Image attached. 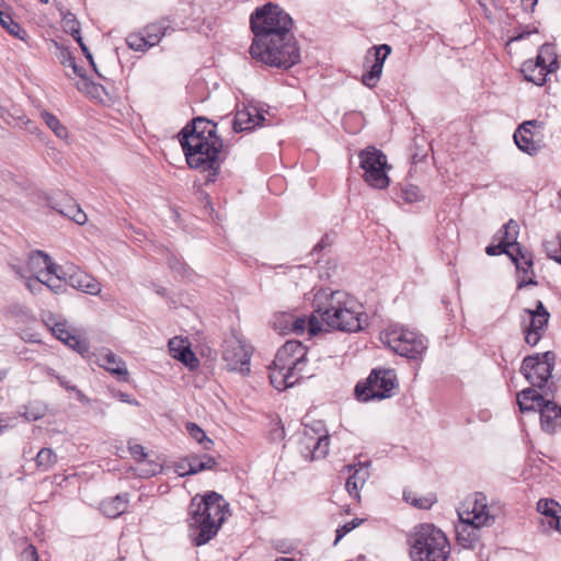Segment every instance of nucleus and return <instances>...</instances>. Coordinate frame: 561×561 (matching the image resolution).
<instances>
[{
	"mask_svg": "<svg viewBox=\"0 0 561 561\" xmlns=\"http://www.w3.org/2000/svg\"><path fill=\"white\" fill-rule=\"evenodd\" d=\"M217 123L196 116L179 131L178 139L190 169L204 173V184L215 183L227 159V147L217 133Z\"/></svg>",
	"mask_w": 561,
	"mask_h": 561,
	"instance_id": "obj_1",
	"label": "nucleus"
},
{
	"mask_svg": "<svg viewBox=\"0 0 561 561\" xmlns=\"http://www.w3.org/2000/svg\"><path fill=\"white\" fill-rule=\"evenodd\" d=\"M230 515L229 503L215 491L195 495L187 508L188 536L196 547L209 542Z\"/></svg>",
	"mask_w": 561,
	"mask_h": 561,
	"instance_id": "obj_2",
	"label": "nucleus"
},
{
	"mask_svg": "<svg viewBox=\"0 0 561 561\" xmlns=\"http://www.w3.org/2000/svg\"><path fill=\"white\" fill-rule=\"evenodd\" d=\"M353 305L346 294L340 290L327 293L321 289L313 299L314 312L321 317L322 322L343 332H357L363 329V313L355 311Z\"/></svg>",
	"mask_w": 561,
	"mask_h": 561,
	"instance_id": "obj_3",
	"label": "nucleus"
},
{
	"mask_svg": "<svg viewBox=\"0 0 561 561\" xmlns=\"http://www.w3.org/2000/svg\"><path fill=\"white\" fill-rule=\"evenodd\" d=\"M249 53L254 60L278 69H289L300 61V49L291 33L252 42Z\"/></svg>",
	"mask_w": 561,
	"mask_h": 561,
	"instance_id": "obj_4",
	"label": "nucleus"
},
{
	"mask_svg": "<svg viewBox=\"0 0 561 561\" xmlns=\"http://www.w3.org/2000/svg\"><path fill=\"white\" fill-rule=\"evenodd\" d=\"M408 542L413 561H447L450 545L444 531L433 524L414 527Z\"/></svg>",
	"mask_w": 561,
	"mask_h": 561,
	"instance_id": "obj_5",
	"label": "nucleus"
},
{
	"mask_svg": "<svg viewBox=\"0 0 561 561\" xmlns=\"http://www.w3.org/2000/svg\"><path fill=\"white\" fill-rule=\"evenodd\" d=\"M291 16L277 3L267 2L256 8L250 15L253 42L267 41L290 33Z\"/></svg>",
	"mask_w": 561,
	"mask_h": 561,
	"instance_id": "obj_6",
	"label": "nucleus"
},
{
	"mask_svg": "<svg viewBox=\"0 0 561 561\" xmlns=\"http://www.w3.org/2000/svg\"><path fill=\"white\" fill-rule=\"evenodd\" d=\"M556 360L557 355L552 351L535 353L523 359L519 371L533 387L554 397L557 387L553 381L549 382V380L552 378Z\"/></svg>",
	"mask_w": 561,
	"mask_h": 561,
	"instance_id": "obj_7",
	"label": "nucleus"
},
{
	"mask_svg": "<svg viewBox=\"0 0 561 561\" xmlns=\"http://www.w3.org/2000/svg\"><path fill=\"white\" fill-rule=\"evenodd\" d=\"M380 340L396 354L410 359L420 358L427 348L423 335L402 327L388 329L381 334Z\"/></svg>",
	"mask_w": 561,
	"mask_h": 561,
	"instance_id": "obj_8",
	"label": "nucleus"
},
{
	"mask_svg": "<svg viewBox=\"0 0 561 561\" xmlns=\"http://www.w3.org/2000/svg\"><path fill=\"white\" fill-rule=\"evenodd\" d=\"M398 386L394 370L373 369L364 382L355 386L354 393L358 401L382 400L392 396V390Z\"/></svg>",
	"mask_w": 561,
	"mask_h": 561,
	"instance_id": "obj_9",
	"label": "nucleus"
},
{
	"mask_svg": "<svg viewBox=\"0 0 561 561\" xmlns=\"http://www.w3.org/2000/svg\"><path fill=\"white\" fill-rule=\"evenodd\" d=\"M359 167L365 171L364 180L375 188H386L389 185L386 154L375 146H368L358 153Z\"/></svg>",
	"mask_w": 561,
	"mask_h": 561,
	"instance_id": "obj_10",
	"label": "nucleus"
},
{
	"mask_svg": "<svg viewBox=\"0 0 561 561\" xmlns=\"http://www.w3.org/2000/svg\"><path fill=\"white\" fill-rule=\"evenodd\" d=\"M550 313L541 300L536 301L534 309L525 308L520 314V327L526 344L534 347L545 335Z\"/></svg>",
	"mask_w": 561,
	"mask_h": 561,
	"instance_id": "obj_11",
	"label": "nucleus"
},
{
	"mask_svg": "<svg viewBox=\"0 0 561 561\" xmlns=\"http://www.w3.org/2000/svg\"><path fill=\"white\" fill-rule=\"evenodd\" d=\"M222 359L229 371H238L241 375L250 373L251 351L238 339L225 340Z\"/></svg>",
	"mask_w": 561,
	"mask_h": 561,
	"instance_id": "obj_12",
	"label": "nucleus"
},
{
	"mask_svg": "<svg viewBox=\"0 0 561 561\" xmlns=\"http://www.w3.org/2000/svg\"><path fill=\"white\" fill-rule=\"evenodd\" d=\"M329 435L320 434L312 426H305L299 438V451L306 459L317 460L324 458L329 453Z\"/></svg>",
	"mask_w": 561,
	"mask_h": 561,
	"instance_id": "obj_13",
	"label": "nucleus"
},
{
	"mask_svg": "<svg viewBox=\"0 0 561 561\" xmlns=\"http://www.w3.org/2000/svg\"><path fill=\"white\" fill-rule=\"evenodd\" d=\"M391 53V47L388 44H381L378 46H373L368 49L365 56V67H368V70L363 73L362 82L368 88H374L382 72V67L385 60Z\"/></svg>",
	"mask_w": 561,
	"mask_h": 561,
	"instance_id": "obj_14",
	"label": "nucleus"
},
{
	"mask_svg": "<svg viewBox=\"0 0 561 561\" xmlns=\"http://www.w3.org/2000/svg\"><path fill=\"white\" fill-rule=\"evenodd\" d=\"M304 376L301 370L291 369L286 363H276V358L270 366L271 385L278 391L290 388L299 382Z\"/></svg>",
	"mask_w": 561,
	"mask_h": 561,
	"instance_id": "obj_15",
	"label": "nucleus"
},
{
	"mask_svg": "<svg viewBox=\"0 0 561 561\" xmlns=\"http://www.w3.org/2000/svg\"><path fill=\"white\" fill-rule=\"evenodd\" d=\"M307 347L300 341H287L276 353V363H286L291 369L302 371L307 360Z\"/></svg>",
	"mask_w": 561,
	"mask_h": 561,
	"instance_id": "obj_16",
	"label": "nucleus"
},
{
	"mask_svg": "<svg viewBox=\"0 0 561 561\" xmlns=\"http://www.w3.org/2000/svg\"><path fill=\"white\" fill-rule=\"evenodd\" d=\"M266 121L263 113L256 106L244 105L238 110L232 119V130L234 133L251 131L257 126H262Z\"/></svg>",
	"mask_w": 561,
	"mask_h": 561,
	"instance_id": "obj_17",
	"label": "nucleus"
},
{
	"mask_svg": "<svg viewBox=\"0 0 561 561\" xmlns=\"http://www.w3.org/2000/svg\"><path fill=\"white\" fill-rule=\"evenodd\" d=\"M540 123L536 119L526 121L520 124L514 133V141L519 150L529 154L536 156L540 149L541 144L534 139L533 128Z\"/></svg>",
	"mask_w": 561,
	"mask_h": 561,
	"instance_id": "obj_18",
	"label": "nucleus"
},
{
	"mask_svg": "<svg viewBox=\"0 0 561 561\" xmlns=\"http://www.w3.org/2000/svg\"><path fill=\"white\" fill-rule=\"evenodd\" d=\"M458 515L459 523L455 526L457 543L462 548L472 549L480 538L479 530L484 525L473 524L465 518L463 513H458Z\"/></svg>",
	"mask_w": 561,
	"mask_h": 561,
	"instance_id": "obj_19",
	"label": "nucleus"
},
{
	"mask_svg": "<svg viewBox=\"0 0 561 561\" xmlns=\"http://www.w3.org/2000/svg\"><path fill=\"white\" fill-rule=\"evenodd\" d=\"M550 398L551 396L546 394L545 391L533 386L523 389L516 397L517 404L523 413L539 411Z\"/></svg>",
	"mask_w": 561,
	"mask_h": 561,
	"instance_id": "obj_20",
	"label": "nucleus"
},
{
	"mask_svg": "<svg viewBox=\"0 0 561 561\" xmlns=\"http://www.w3.org/2000/svg\"><path fill=\"white\" fill-rule=\"evenodd\" d=\"M553 399L554 397H551L538 411L541 428L549 434L554 433L557 428L561 427V405L557 404Z\"/></svg>",
	"mask_w": 561,
	"mask_h": 561,
	"instance_id": "obj_21",
	"label": "nucleus"
},
{
	"mask_svg": "<svg viewBox=\"0 0 561 561\" xmlns=\"http://www.w3.org/2000/svg\"><path fill=\"white\" fill-rule=\"evenodd\" d=\"M27 267L33 274L43 277L45 275L56 274V271H60V266L55 264L48 254L39 250L31 253Z\"/></svg>",
	"mask_w": 561,
	"mask_h": 561,
	"instance_id": "obj_22",
	"label": "nucleus"
},
{
	"mask_svg": "<svg viewBox=\"0 0 561 561\" xmlns=\"http://www.w3.org/2000/svg\"><path fill=\"white\" fill-rule=\"evenodd\" d=\"M99 366L111 373L116 377L118 381L128 380V370L122 358L117 357L113 352L107 351L104 354H100L98 358Z\"/></svg>",
	"mask_w": 561,
	"mask_h": 561,
	"instance_id": "obj_23",
	"label": "nucleus"
},
{
	"mask_svg": "<svg viewBox=\"0 0 561 561\" xmlns=\"http://www.w3.org/2000/svg\"><path fill=\"white\" fill-rule=\"evenodd\" d=\"M461 513H463L465 518L477 525L488 526L489 520H494V517L488 512L485 496L482 493L476 494L471 510L462 511Z\"/></svg>",
	"mask_w": 561,
	"mask_h": 561,
	"instance_id": "obj_24",
	"label": "nucleus"
},
{
	"mask_svg": "<svg viewBox=\"0 0 561 561\" xmlns=\"http://www.w3.org/2000/svg\"><path fill=\"white\" fill-rule=\"evenodd\" d=\"M61 22L65 32L69 33L73 39L78 43L81 48L83 55L87 59H91V51L88 46L84 44L83 38L80 33V23L77 20L76 15L70 11L60 10Z\"/></svg>",
	"mask_w": 561,
	"mask_h": 561,
	"instance_id": "obj_25",
	"label": "nucleus"
},
{
	"mask_svg": "<svg viewBox=\"0 0 561 561\" xmlns=\"http://www.w3.org/2000/svg\"><path fill=\"white\" fill-rule=\"evenodd\" d=\"M68 284L72 288L90 295H98L101 291V284L94 277L83 272L71 274Z\"/></svg>",
	"mask_w": 561,
	"mask_h": 561,
	"instance_id": "obj_26",
	"label": "nucleus"
},
{
	"mask_svg": "<svg viewBox=\"0 0 561 561\" xmlns=\"http://www.w3.org/2000/svg\"><path fill=\"white\" fill-rule=\"evenodd\" d=\"M533 60L540 68H546L548 75L554 72L559 68V60L558 55L556 53V46L551 43L542 44L540 46L538 55Z\"/></svg>",
	"mask_w": 561,
	"mask_h": 561,
	"instance_id": "obj_27",
	"label": "nucleus"
},
{
	"mask_svg": "<svg viewBox=\"0 0 561 561\" xmlns=\"http://www.w3.org/2000/svg\"><path fill=\"white\" fill-rule=\"evenodd\" d=\"M128 496V493H123L102 501L100 506L101 512L108 518L121 516L127 510Z\"/></svg>",
	"mask_w": 561,
	"mask_h": 561,
	"instance_id": "obj_28",
	"label": "nucleus"
},
{
	"mask_svg": "<svg viewBox=\"0 0 561 561\" xmlns=\"http://www.w3.org/2000/svg\"><path fill=\"white\" fill-rule=\"evenodd\" d=\"M55 336L65 343L70 348L77 351L80 355L83 357L89 354L90 347L89 344L85 341L80 340L78 336L73 335L71 332L66 330L65 328H61L59 324H57L54 329Z\"/></svg>",
	"mask_w": 561,
	"mask_h": 561,
	"instance_id": "obj_29",
	"label": "nucleus"
},
{
	"mask_svg": "<svg viewBox=\"0 0 561 561\" xmlns=\"http://www.w3.org/2000/svg\"><path fill=\"white\" fill-rule=\"evenodd\" d=\"M537 511L542 515L541 526L546 529L552 523H559L557 515L561 513V506L552 499H541L537 503Z\"/></svg>",
	"mask_w": 561,
	"mask_h": 561,
	"instance_id": "obj_30",
	"label": "nucleus"
},
{
	"mask_svg": "<svg viewBox=\"0 0 561 561\" xmlns=\"http://www.w3.org/2000/svg\"><path fill=\"white\" fill-rule=\"evenodd\" d=\"M170 352L173 354V357L180 360L183 365H185L190 370H194L199 366V360L194 354V352L190 348L188 345L178 344L175 347V341L171 340L169 342Z\"/></svg>",
	"mask_w": 561,
	"mask_h": 561,
	"instance_id": "obj_31",
	"label": "nucleus"
},
{
	"mask_svg": "<svg viewBox=\"0 0 561 561\" xmlns=\"http://www.w3.org/2000/svg\"><path fill=\"white\" fill-rule=\"evenodd\" d=\"M520 72L524 79L536 85H543L547 82L548 71L546 68H540L534 62L533 59L525 60L522 65Z\"/></svg>",
	"mask_w": 561,
	"mask_h": 561,
	"instance_id": "obj_32",
	"label": "nucleus"
},
{
	"mask_svg": "<svg viewBox=\"0 0 561 561\" xmlns=\"http://www.w3.org/2000/svg\"><path fill=\"white\" fill-rule=\"evenodd\" d=\"M368 476L367 467L358 463V468L348 477L345 484L351 496H358V491L364 485Z\"/></svg>",
	"mask_w": 561,
	"mask_h": 561,
	"instance_id": "obj_33",
	"label": "nucleus"
},
{
	"mask_svg": "<svg viewBox=\"0 0 561 561\" xmlns=\"http://www.w3.org/2000/svg\"><path fill=\"white\" fill-rule=\"evenodd\" d=\"M168 20L163 19L159 22L151 23L145 27V35L150 39L151 46L157 45L161 38L167 34L170 25L167 23Z\"/></svg>",
	"mask_w": 561,
	"mask_h": 561,
	"instance_id": "obj_34",
	"label": "nucleus"
},
{
	"mask_svg": "<svg viewBox=\"0 0 561 561\" xmlns=\"http://www.w3.org/2000/svg\"><path fill=\"white\" fill-rule=\"evenodd\" d=\"M56 48L58 49L57 58L60 61L62 66L71 67L73 70V73L78 77H83V68L78 66L76 62V58L73 57L72 53L65 46L60 45L57 42H54Z\"/></svg>",
	"mask_w": 561,
	"mask_h": 561,
	"instance_id": "obj_35",
	"label": "nucleus"
},
{
	"mask_svg": "<svg viewBox=\"0 0 561 561\" xmlns=\"http://www.w3.org/2000/svg\"><path fill=\"white\" fill-rule=\"evenodd\" d=\"M168 266L175 274L182 278L190 277L193 274V270L180 257L173 253H169L167 256Z\"/></svg>",
	"mask_w": 561,
	"mask_h": 561,
	"instance_id": "obj_36",
	"label": "nucleus"
},
{
	"mask_svg": "<svg viewBox=\"0 0 561 561\" xmlns=\"http://www.w3.org/2000/svg\"><path fill=\"white\" fill-rule=\"evenodd\" d=\"M41 117L44 121V123L49 127L54 134L60 138L65 139L68 136L67 128L60 123V121L50 112L43 111L41 113Z\"/></svg>",
	"mask_w": 561,
	"mask_h": 561,
	"instance_id": "obj_37",
	"label": "nucleus"
},
{
	"mask_svg": "<svg viewBox=\"0 0 561 561\" xmlns=\"http://www.w3.org/2000/svg\"><path fill=\"white\" fill-rule=\"evenodd\" d=\"M518 224L510 219L502 229L497 232L499 239L501 241H506L507 247L511 249V245L517 243V236H518Z\"/></svg>",
	"mask_w": 561,
	"mask_h": 561,
	"instance_id": "obj_38",
	"label": "nucleus"
},
{
	"mask_svg": "<svg viewBox=\"0 0 561 561\" xmlns=\"http://www.w3.org/2000/svg\"><path fill=\"white\" fill-rule=\"evenodd\" d=\"M186 431L190 436L195 439L205 450L211 449L214 442L205 434V432L196 423L187 422Z\"/></svg>",
	"mask_w": 561,
	"mask_h": 561,
	"instance_id": "obj_39",
	"label": "nucleus"
},
{
	"mask_svg": "<svg viewBox=\"0 0 561 561\" xmlns=\"http://www.w3.org/2000/svg\"><path fill=\"white\" fill-rule=\"evenodd\" d=\"M35 461L39 469L47 471L57 462V455L50 448H42L37 453Z\"/></svg>",
	"mask_w": 561,
	"mask_h": 561,
	"instance_id": "obj_40",
	"label": "nucleus"
},
{
	"mask_svg": "<svg viewBox=\"0 0 561 561\" xmlns=\"http://www.w3.org/2000/svg\"><path fill=\"white\" fill-rule=\"evenodd\" d=\"M485 252L488 255H491V256L506 254L511 259V261L515 264L516 270H519L518 259L516 255H514V253L507 247L506 241H501L499 239V243L497 244H489L485 248Z\"/></svg>",
	"mask_w": 561,
	"mask_h": 561,
	"instance_id": "obj_41",
	"label": "nucleus"
},
{
	"mask_svg": "<svg viewBox=\"0 0 561 561\" xmlns=\"http://www.w3.org/2000/svg\"><path fill=\"white\" fill-rule=\"evenodd\" d=\"M43 282L44 286L54 294L58 295L66 291V283L64 282V276L59 274V271H56V274L45 275Z\"/></svg>",
	"mask_w": 561,
	"mask_h": 561,
	"instance_id": "obj_42",
	"label": "nucleus"
},
{
	"mask_svg": "<svg viewBox=\"0 0 561 561\" xmlns=\"http://www.w3.org/2000/svg\"><path fill=\"white\" fill-rule=\"evenodd\" d=\"M150 39L146 35L141 34H129L126 38V43L130 49L136 51H146L151 46Z\"/></svg>",
	"mask_w": 561,
	"mask_h": 561,
	"instance_id": "obj_43",
	"label": "nucleus"
},
{
	"mask_svg": "<svg viewBox=\"0 0 561 561\" xmlns=\"http://www.w3.org/2000/svg\"><path fill=\"white\" fill-rule=\"evenodd\" d=\"M25 411L23 416L27 421H37L45 416L47 412V407L41 402L30 403L24 407Z\"/></svg>",
	"mask_w": 561,
	"mask_h": 561,
	"instance_id": "obj_44",
	"label": "nucleus"
},
{
	"mask_svg": "<svg viewBox=\"0 0 561 561\" xmlns=\"http://www.w3.org/2000/svg\"><path fill=\"white\" fill-rule=\"evenodd\" d=\"M79 205L76 204L71 198L65 197L64 203L61 202H51L50 207L61 214L62 216L71 219L76 208Z\"/></svg>",
	"mask_w": 561,
	"mask_h": 561,
	"instance_id": "obj_45",
	"label": "nucleus"
},
{
	"mask_svg": "<svg viewBox=\"0 0 561 561\" xmlns=\"http://www.w3.org/2000/svg\"><path fill=\"white\" fill-rule=\"evenodd\" d=\"M4 18L7 19V21L3 22L1 26L14 37L19 39H25V37L27 36L26 31L22 28V26L12 19L11 14L4 15Z\"/></svg>",
	"mask_w": 561,
	"mask_h": 561,
	"instance_id": "obj_46",
	"label": "nucleus"
},
{
	"mask_svg": "<svg viewBox=\"0 0 561 561\" xmlns=\"http://www.w3.org/2000/svg\"><path fill=\"white\" fill-rule=\"evenodd\" d=\"M364 522L363 518H354L351 522L345 523L344 525L340 526L335 531V540L334 545H336L346 534L355 529L357 526H359Z\"/></svg>",
	"mask_w": 561,
	"mask_h": 561,
	"instance_id": "obj_47",
	"label": "nucleus"
},
{
	"mask_svg": "<svg viewBox=\"0 0 561 561\" xmlns=\"http://www.w3.org/2000/svg\"><path fill=\"white\" fill-rule=\"evenodd\" d=\"M542 247L548 257L557 262L560 251L558 234L552 240H545Z\"/></svg>",
	"mask_w": 561,
	"mask_h": 561,
	"instance_id": "obj_48",
	"label": "nucleus"
},
{
	"mask_svg": "<svg viewBox=\"0 0 561 561\" xmlns=\"http://www.w3.org/2000/svg\"><path fill=\"white\" fill-rule=\"evenodd\" d=\"M293 320V314L283 313L276 318L274 322L275 330L279 331L280 334H285L286 332H290V324Z\"/></svg>",
	"mask_w": 561,
	"mask_h": 561,
	"instance_id": "obj_49",
	"label": "nucleus"
},
{
	"mask_svg": "<svg viewBox=\"0 0 561 561\" xmlns=\"http://www.w3.org/2000/svg\"><path fill=\"white\" fill-rule=\"evenodd\" d=\"M404 500L409 503H411L414 507L427 510L433 505V500L430 497H412L411 493L404 492L403 493Z\"/></svg>",
	"mask_w": 561,
	"mask_h": 561,
	"instance_id": "obj_50",
	"label": "nucleus"
},
{
	"mask_svg": "<svg viewBox=\"0 0 561 561\" xmlns=\"http://www.w3.org/2000/svg\"><path fill=\"white\" fill-rule=\"evenodd\" d=\"M401 197L407 203H414L421 198L420 188L415 185H408L401 190Z\"/></svg>",
	"mask_w": 561,
	"mask_h": 561,
	"instance_id": "obj_51",
	"label": "nucleus"
},
{
	"mask_svg": "<svg viewBox=\"0 0 561 561\" xmlns=\"http://www.w3.org/2000/svg\"><path fill=\"white\" fill-rule=\"evenodd\" d=\"M81 80L77 84V89L80 92H83L85 94H93L98 89L101 87L100 84L94 83L93 81L89 80L85 77V73L83 72V77H79Z\"/></svg>",
	"mask_w": 561,
	"mask_h": 561,
	"instance_id": "obj_52",
	"label": "nucleus"
},
{
	"mask_svg": "<svg viewBox=\"0 0 561 561\" xmlns=\"http://www.w3.org/2000/svg\"><path fill=\"white\" fill-rule=\"evenodd\" d=\"M128 449H129V453L131 455V457L137 461V462H144L146 461V458H147V453L145 451V448L142 445L140 444H131L129 443L128 444Z\"/></svg>",
	"mask_w": 561,
	"mask_h": 561,
	"instance_id": "obj_53",
	"label": "nucleus"
},
{
	"mask_svg": "<svg viewBox=\"0 0 561 561\" xmlns=\"http://www.w3.org/2000/svg\"><path fill=\"white\" fill-rule=\"evenodd\" d=\"M306 329L310 336H316L322 331V323L314 314H311L307 321Z\"/></svg>",
	"mask_w": 561,
	"mask_h": 561,
	"instance_id": "obj_54",
	"label": "nucleus"
},
{
	"mask_svg": "<svg viewBox=\"0 0 561 561\" xmlns=\"http://www.w3.org/2000/svg\"><path fill=\"white\" fill-rule=\"evenodd\" d=\"M44 277L39 275H35L34 278H28L26 282V287L32 294H41L44 288Z\"/></svg>",
	"mask_w": 561,
	"mask_h": 561,
	"instance_id": "obj_55",
	"label": "nucleus"
},
{
	"mask_svg": "<svg viewBox=\"0 0 561 561\" xmlns=\"http://www.w3.org/2000/svg\"><path fill=\"white\" fill-rule=\"evenodd\" d=\"M187 460L191 466V474H196L201 471H204V466L202 463V455L191 454L187 456Z\"/></svg>",
	"mask_w": 561,
	"mask_h": 561,
	"instance_id": "obj_56",
	"label": "nucleus"
},
{
	"mask_svg": "<svg viewBox=\"0 0 561 561\" xmlns=\"http://www.w3.org/2000/svg\"><path fill=\"white\" fill-rule=\"evenodd\" d=\"M307 320L304 317H294L290 324V332L302 334L306 330Z\"/></svg>",
	"mask_w": 561,
	"mask_h": 561,
	"instance_id": "obj_57",
	"label": "nucleus"
},
{
	"mask_svg": "<svg viewBox=\"0 0 561 561\" xmlns=\"http://www.w3.org/2000/svg\"><path fill=\"white\" fill-rule=\"evenodd\" d=\"M190 462L187 460V456L184 457V458H181L179 461L175 462L174 465V469H175V472L181 476V477H185V476H192L191 474V470H190Z\"/></svg>",
	"mask_w": 561,
	"mask_h": 561,
	"instance_id": "obj_58",
	"label": "nucleus"
},
{
	"mask_svg": "<svg viewBox=\"0 0 561 561\" xmlns=\"http://www.w3.org/2000/svg\"><path fill=\"white\" fill-rule=\"evenodd\" d=\"M146 466L147 468L142 469L144 477H153L162 470V466L152 460L147 461Z\"/></svg>",
	"mask_w": 561,
	"mask_h": 561,
	"instance_id": "obj_59",
	"label": "nucleus"
},
{
	"mask_svg": "<svg viewBox=\"0 0 561 561\" xmlns=\"http://www.w3.org/2000/svg\"><path fill=\"white\" fill-rule=\"evenodd\" d=\"M333 242V236L325 233L320 241L313 247L312 252L313 253H320L325 248L330 247Z\"/></svg>",
	"mask_w": 561,
	"mask_h": 561,
	"instance_id": "obj_60",
	"label": "nucleus"
},
{
	"mask_svg": "<svg viewBox=\"0 0 561 561\" xmlns=\"http://www.w3.org/2000/svg\"><path fill=\"white\" fill-rule=\"evenodd\" d=\"M23 561H39L36 548L30 545L22 553Z\"/></svg>",
	"mask_w": 561,
	"mask_h": 561,
	"instance_id": "obj_61",
	"label": "nucleus"
},
{
	"mask_svg": "<svg viewBox=\"0 0 561 561\" xmlns=\"http://www.w3.org/2000/svg\"><path fill=\"white\" fill-rule=\"evenodd\" d=\"M511 251L514 253V255L517 256L518 261L523 260L524 261V257H526V255H533L531 252L525 250L522 244L519 242L511 245ZM520 262H518L519 264Z\"/></svg>",
	"mask_w": 561,
	"mask_h": 561,
	"instance_id": "obj_62",
	"label": "nucleus"
},
{
	"mask_svg": "<svg viewBox=\"0 0 561 561\" xmlns=\"http://www.w3.org/2000/svg\"><path fill=\"white\" fill-rule=\"evenodd\" d=\"M202 463L204 466V470H216L218 465L216 459L207 454L202 455Z\"/></svg>",
	"mask_w": 561,
	"mask_h": 561,
	"instance_id": "obj_63",
	"label": "nucleus"
},
{
	"mask_svg": "<svg viewBox=\"0 0 561 561\" xmlns=\"http://www.w3.org/2000/svg\"><path fill=\"white\" fill-rule=\"evenodd\" d=\"M533 33H538V28L535 26L530 27L529 25H527L519 33L514 35L513 41H522Z\"/></svg>",
	"mask_w": 561,
	"mask_h": 561,
	"instance_id": "obj_64",
	"label": "nucleus"
}]
</instances>
